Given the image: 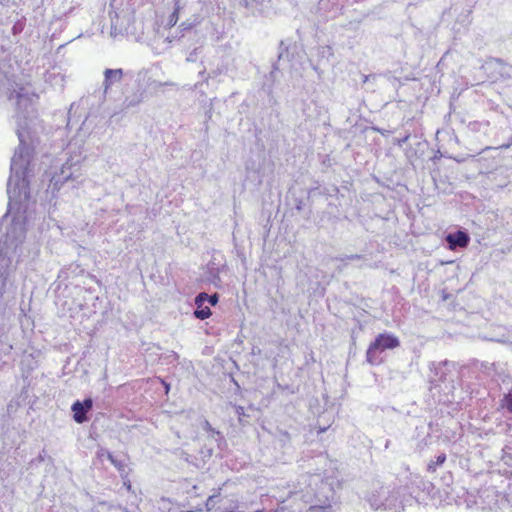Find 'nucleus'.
<instances>
[{"mask_svg":"<svg viewBox=\"0 0 512 512\" xmlns=\"http://www.w3.org/2000/svg\"><path fill=\"white\" fill-rule=\"evenodd\" d=\"M399 345L400 341L396 336L389 333H381L369 344L366 351V360L371 365L379 364V353L387 349L397 348Z\"/></svg>","mask_w":512,"mask_h":512,"instance_id":"f257e3e1","label":"nucleus"},{"mask_svg":"<svg viewBox=\"0 0 512 512\" xmlns=\"http://www.w3.org/2000/svg\"><path fill=\"white\" fill-rule=\"evenodd\" d=\"M93 401L91 398H86L83 402L76 401L73 403L71 410L73 412V419L75 422L81 424L87 421L86 414L92 409Z\"/></svg>","mask_w":512,"mask_h":512,"instance_id":"f03ea898","label":"nucleus"},{"mask_svg":"<svg viewBox=\"0 0 512 512\" xmlns=\"http://www.w3.org/2000/svg\"><path fill=\"white\" fill-rule=\"evenodd\" d=\"M445 240L448 248L455 250L456 248H466L470 243V236L467 232L458 230L455 233H449Z\"/></svg>","mask_w":512,"mask_h":512,"instance_id":"7ed1b4c3","label":"nucleus"},{"mask_svg":"<svg viewBox=\"0 0 512 512\" xmlns=\"http://www.w3.org/2000/svg\"><path fill=\"white\" fill-rule=\"evenodd\" d=\"M207 298L208 294L205 292L199 293L195 298V304L197 306V309L194 311V316L197 319L205 320L212 315L211 309L207 306H204V303L206 302Z\"/></svg>","mask_w":512,"mask_h":512,"instance_id":"20e7f679","label":"nucleus"},{"mask_svg":"<svg viewBox=\"0 0 512 512\" xmlns=\"http://www.w3.org/2000/svg\"><path fill=\"white\" fill-rule=\"evenodd\" d=\"M194 497H190L187 502L173 504L168 512H204L202 503H193Z\"/></svg>","mask_w":512,"mask_h":512,"instance_id":"39448f33","label":"nucleus"},{"mask_svg":"<svg viewBox=\"0 0 512 512\" xmlns=\"http://www.w3.org/2000/svg\"><path fill=\"white\" fill-rule=\"evenodd\" d=\"M104 74L106 88L110 87L114 81H120L123 77L122 69H106Z\"/></svg>","mask_w":512,"mask_h":512,"instance_id":"423d86ee","label":"nucleus"},{"mask_svg":"<svg viewBox=\"0 0 512 512\" xmlns=\"http://www.w3.org/2000/svg\"><path fill=\"white\" fill-rule=\"evenodd\" d=\"M24 87L21 85L18 87V89H12L8 92V99L14 100L16 102V105L19 107L21 104L22 99L25 97L24 94Z\"/></svg>","mask_w":512,"mask_h":512,"instance_id":"0eeeda50","label":"nucleus"},{"mask_svg":"<svg viewBox=\"0 0 512 512\" xmlns=\"http://www.w3.org/2000/svg\"><path fill=\"white\" fill-rule=\"evenodd\" d=\"M446 461V455L444 453L438 455L435 461H431L428 463L427 470L430 473H434L437 469V466H441Z\"/></svg>","mask_w":512,"mask_h":512,"instance_id":"6e6552de","label":"nucleus"},{"mask_svg":"<svg viewBox=\"0 0 512 512\" xmlns=\"http://www.w3.org/2000/svg\"><path fill=\"white\" fill-rule=\"evenodd\" d=\"M501 406L512 414V388L504 394L501 400Z\"/></svg>","mask_w":512,"mask_h":512,"instance_id":"1a4fd4ad","label":"nucleus"},{"mask_svg":"<svg viewBox=\"0 0 512 512\" xmlns=\"http://www.w3.org/2000/svg\"><path fill=\"white\" fill-rule=\"evenodd\" d=\"M25 23L23 21H17L12 27V34H20L24 29Z\"/></svg>","mask_w":512,"mask_h":512,"instance_id":"9d476101","label":"nucleus"},{"mask_svg":"<svg viewBox=\"0 0 512 512\" xmlns=\"http://www.w3.org/2000/svg\"><path fill=\"white\" fill-rule=\"evenodd\" d=\"M218 295L215 293L213 295H208V298L206 301H209V303L212 305V306H215L217 303H218Z\"/></svg>","mask_w":512,"mask_h":512,"instance_id":"9b49d317","label":"nucleus"},{"mask_svg":"<svg viewBox=\"0 0 512 512\" xmlns=\"http://www.w3.org/2000/svg\"><path fill=\"white\" fill-rule=\"evenodd\" d=\"M177 19H178V13L177 11H175L172 15H171V18H170V22L172 25H174L176 22H177Z\"/></svg>","mask_w":512,"mask_h":512,"instance_id":"f8f14e48","label":"nucleus"},{"mask_svg":"<svg viewBox=\"0 0 512 512\" xmlns=\"http://www.w3.org/2000/svg\"><path fill=\"white\" fill-rule=\"evenodd\" d=\"M324 507L323 506H311L310 507V511H320V510H323Z\"/></svg>","mask_w":512,"mask_h":512,"instance_id":"ddd939ff","label":"nucleus"},{"mask_svg":"<svg viewBox=\"0 0 512 512\" xmlns=\"http://www.w3.org/2000/svg\"><path fill=\"white\" fill-rule=\"evenodd\" d=\"M165 389H166V393H168V391H169V385L168 384H165Z\"/></svg>","mask_w":512,"mask_h":512,"instance_id":"4468645a","label":"nucleus"},{"mask_svg":"<svg viewBox=\"0 0 512 512\" xmlns=\"http://www.w3.org/2000/svg\"><path fill=\"white\" fill-rule=\"evenodd\" d=\"M255 512H264V511H263V510H257V511H255Z\"/></svg>","mask_w":512,"mask_h":512,"instance_id":"2eb2a0df","label":"nucleus"}]
</instances>
